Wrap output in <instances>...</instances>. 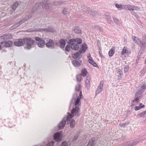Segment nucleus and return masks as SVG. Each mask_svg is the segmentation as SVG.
<instances>
[{
	"instance_id": "nucleus-31",
	"label": "nucleus",
	"mask_w": 146,
	"mask_h": 146,
	"mask_svg": "<svg viewBox=\"0 0 146 146\" xmlns=\"http://www.w3.org/2000/svg\"><path fill=\"white\" fill-rule=\"evenodd\" d=\"M82 75L83 76H86L88 72L87 70L84 68L81 71Z\"/></svg>"
},
{
	"instance_id": "nucleus-49",
	"label": "nucleus",
	"mask_w": 146,
	"mask_h": 146,
	"mask_svg": "<svg viewBox=\"0 0 146 146\" xmlns=\"http://www.w3.org/2000/svg\"><path fill=\"white\" fill-rule=\"evenodd\" d=\"M129 67L128 66H125L124 67V71L126 73L129 69Z\"/></svg>"
},
{
	"instance_id": "nucleus-34",
	"label": "nucleus",
	"mask_w": 146,
	"mask_h": 146,
	"mask_svg": "<svg viewBox=\"0 0 146 146\" xmlns=\"http://www.w3.org/2000/svg\"><path fill=\"white\" fill-rule=\"evenodd\" d=\"M124 5H123L121 4H118L116 3L115 5V6L117 8L119 9H122Z\"/></svg>"
},
{
	"instance_id": "nucleus-18",
	"label": "nucleus",
	"mask_w": 146,
	"mask_h": 146,
	"mask_svg": "<svg viewBox=\"0 0 146 146\" xmlns=\"http://www.w3.org/2000/svg\"><path fill=\"white\" fill-rule=\"evenodd\" d=\"M129 53V49L127 47L124 46L121 52V54L122 55L124 56H126Z\"/></svg>"
},
{
	"instance_id": "nucleus-17",
	"label": "nucleus",
	"mask_w": 146,
	"mask_h": 146,
	"mask_svg": "<svg viewBox=\"0 0 146 146\" xmlns=\"http://www.w3.org/2000/svg\"><path fill=\"white\" fill-rule=\"evenodd\" d=\"M132 38L134 42L138 45H140L141 43V40L138 37L135 36H132Z\"/></svg>"
},
{
	"instance_id": "nucleus-47",
	"label": "nucleus",
	"mask_w": 146,
	"mask_h": 146,
	"mask_svg": "<svg viewBox=\"0 0 146 146\" xmlns=\"http://www.w3.org/2000/svg\"><path fill=\"white\" fill-rule=\"evenodd\" d=\"M143 53V50H140L139 51V52L138 54V56H137V58H140L141 57Z\"/></svg>"
},
{
	"instance_id": "nucleus-64",
	"label": "nucleus",
	"mask_w": 146,
	"mask_h": 146,
	"mask_svg": "<svg viewBox=\"0 0 146 146\" xmlns=\"http://www.w3.org/2000/svg\"><path fill=\"white\" fill-rule=\"evenodd\" d=\"M131 13L132 15H134L133 13H134V12L132 11L131 12Z\"/></svg>"
},
{
	"instance_id": "nucleus-62",
	"label": "nucleus",
	"mask_w": 146,
	"mask_h": 146,
	"mask_svg": "<svg viewBox=\"0 0 146 146\" xmlns=\"http://www.w3.org/2000/svg\"><path fill=\"white\" fill-rule=\"evenodd\" d=\"M139 58H138L136 59V61L137 63H138V62L139 61Z\"/></svg>"
},
{
	"instance_id": "nucleus-27",
	"label": "nucleus",
	"mask_w": 146,
	"mask_h": 146,
	"mask_svg": "<svg viewBox=\"0 0 146 146\" xmlns=\"http://www.w3.org/2000/svg\"><path fill=\"white\" fill-rule=\"evenodd\" d=\"M106 19H107L108 23H111V17L109 13H106L105 14Z\"/></svg>"
},
{
	"instance_id": "nucleus-9",
	"label": "nucleus",
	"mask_w": 146,
	"mask_h": 146,
	"mask_svg": "<svg viewBox=\"0 0 146 146\" xmlns=\"http://www.w3.org/2000/svg\"><path fill=\"white\" fill-rule=\"evenodd\" d=\"M142 141L140 139L138 141H135L132 142L129 141L127 143H125L123 145H121V146H132L138 143L142 142Z\"/></svg>"
},
{
	"instance_id": "nucleus-16",
	"label": "nucleus",
	"mask_w": 146,
	"mask_h": 146,
	"mask_svg": "<svg viewBox=\"0 0 146 146\" xmlns=\"http://www.w3.org/2000/svg\"><path fill=\"white\" fill-rule=\"evenodd\" d=\"M47 41V42L46 44V45L47 47L52 48L54 47V43L52 40L48 39Z\"/></svg>"
},
{
	"instance_id": "nucleus-7",
	"label": "nucleus",
	"mask_w": 146,
	"mask_h": 146,
	"mask_svg": "<svg viewBox=\"0 0 146 146\" xmlns=\"http://www.w3.org/2000/svg\"><path fill=\"white\" fill-rule=\"evenodd\" d=\"M67 122V123L68 124L70 123V119L68 117H64L63 120L58 125V127L60 128H62L64 126L65 124Z\"/></svg>"
},
{
	"instance_id": "nucleus-19",
	"label": "nucleus",
	"mask_w": 146,
	"mask_h": 146,
	"mask_svg": "<svg viewBox=\"0 0 146 146\" xmlns=\"http://www.w3.org/2000/svg\"><path fill=\"white\" fill-rule=\"evenodd\" d=\"M87 48V46L86 44H82L81 48H80L79 51L80 53H84V52Z\"/></svg>"
},
{
	"instance_id": "nucleus-35",
	"label": "nucleus",
	"mask_w": 146,
	"mask_h": 146,
	"mask_svg": "<svg viewBox=\"0 0 146 146\" xmlns=\"http://www.w3.org/2000/svg\"><path fill=\"white\" fill-rule=\"evenodd\" d=\"M146 72V66H144L143 69L140 71L141 74L142 75H144Z\"/></svg>"
},
{
	"instance_id": "nucleus-14",
	"label": "nucleus",
	"mask_w": 146,
	"mask_h": 146,
	"mask_svg": "<svg viewBox=\"0 0 146 146\" xmlns=\"http://www.w3.org/2000/svg\"><path fill=\"white\" fill-rule=\"evenodd\" d=\"M25 43V39H19L14 42V44L17 46H23Z\"/></svg>"
},
{
	"instance_id": "nucleus-53",
	"label": "nucleus",
	"mask_w": 146,
	"mask_h": 146,
	"mask_svg": "<svg viewBox=\"0 0 146 146\" xmlns=\"http://www.w3.org/2000/svg\"><path fill=\"white\" fill-rule=\"evenodd\" d=\"M61 146H68V144L66 141H64L62 143Z\"/></svg>"
},
{
	"instance_id": "nucleus-20",
	"label": "nucleus",
	"mask_w": 146,
	"mask_h": 146,
	"mask_svg": "<svg viewBox=\"0 0 146 146\" xmlns=\"http://www.w3.org/2000/svg\"><path fill=\"white\" fill-rule=\"evenodd\" d=\"M89 58V60H88V62L92 65L94 66L97 67L98 66L97 64L94 61L92 58L90 56H88Z\"/></svg>"
},
{
	"instance_id": "nucleus-48",
	"label": "nucleus",
	"mask_w": 146,
	"mask_h": 146,
	"mask_svg": "<svg viewBox=\"0 0 146 146\" xmlns=\"http://www.w3.org/2000/svg\"><path fill=\"white\" fill-rule=\"evenodd\" d=\"M140 45L141 47L145 48L146 47V42H141V44Z\"/></svg>"
},
{
	"instance_id": "nucleus-41",
	"label": "nucleus",
	"mask_w": 146,
	"mask_h": 146,
	"mask_svg": "<svg viewBox=\"0 0 146 146\" xmlns=\"http://www.w3.org/2000/svg\"><path fill=\"white\" fill-rule=\"evenodd\" d=\"M70 127L73 128L75 126V123L74 120L72 119L71 120V121L70 122Z\"/></svg>"
},
{
	"instance_id": "nucleus-28",
	"label": "nucleus",
	"mask_w": 146,
	"mask_h": 146,
	"mask_svg": "<svg viewBox=\"0 0 146 146\" xmlns=\"http://www.w3.org/2000/svg\"><path fill=\"white\" fill-rule=\"evenodd\" d=\"M72 56L74 58H79L81 57L80 53L79 52H77L76 53L73 54H72Z\"/></svg>"
},
{
	"instance_id": "nucleus-12",
	"label": "nucleus",
	"mask_w": 146,
	"mask_h": 146,
	"mask_svg": "<svg viewBox=\"0 0 146 146\" xmlns=\"http://www.w3.org/2000/svg\"><path fill=\"white\" fill-rule=\"evenodd\" d=\"M104 82L103 81H102L100 82V85L98 86L97 90L96 92V94L97 95L101 92L103 90V87Z\"/></svg>"
},
{
	"instance_id": "nucleus-36",
	"label": "nucleus",
	"mask_w": 146,
	"mask_h": 146,
	"mask_svg": "<svg viewBox=\"0 0 146 146\" xmlns=\"http://www.w3.org/2000/svg\"><path fill=\"white\" fill-rule=\"evenodd\" d=\"M74 31L76 33L79 34L81 33V31L79 28L77 27L74 29Z\"/></svg>"
},
{
	"instance_id": "nucleus-46",
	"label": "nucleus",
	"mask_w": 146,
	"mask_h": 146,
	"mask_svg": "<svg viewBox=\"0 0 146 146\" xmlns=\"http://www.w3.org/2000/svg\"><path fill=\"white\" fill-rule=\"evenodd\" d=\"M76 78L77 80L79 82H80L81 80V77L80 75H78L76 76Z\"/></svg>"
},
{
	"instance_id": "nucleus-44",
	"label": "nucleus",
	"mask_w": 146,
	"mask_h": 146,
	"mask_svg": "<svg viewBox=\"0 0 146 146\" xmlns=\"http://www.w3.org/2000/svg\"><path fill=\"white\" fill-rule=\"evenodd\" d=\"M114 53V51L112 49H110L109 52V55L110 56H112Z\"/></svg>"
},
{
	"instance_id": "nucleus-11",
	"label": "nucleus",
	"mask_w": 146,
	"mask_h": 146,
	"mask_svg": "<svg viewBox=\"0 0 146 146\" xmlns=\"http://www.w3.org/2000/svg\"><path fill=\"white\" fill-rule=\"evenodd\" d=\"M35 39L36 41H38L37 45L40 48H42L45 44V43L44 40L40 39L39 38L36 37L35 38Z\"/></svg>"
},
{
	"instance_id": "nucleus-15",
	"label": "nucleus",
	"mask_w": 146,
	"mask_h": 146,
	"mask_svg": "<svg viewBox=\"0 0 146 146\" xmlns=\"http://www.w3.org/2000/svg\"><path fill=\"white\" fill-rule=\"evenodd\" d=\"M1 43L5 47H9L12 45L13 42L11 41H8L2 42Z\"/></svg>"
},
{
	"instance_id": "nucleus-56",
	"label": "nucleus",
	"mask_w": 146,
	"mask_h": 146,
	"mask_svg": "<svg viewBox=\"0 0 146 146\" xmlns=\"http://www.w3.org/2000/svg\"><path fill=\"white\" fill-rule=\"evenodd\" d=\"M141 109V108L139 106H136L135 108V110H138Z\"/></svg>"
},
{
	"instance_id": "nucleus-33",
	"label": "nucleus",
	"mask_w": 146,
	"mask_h": 146,
	"mask_svg": "<svg viewBox=\"0 0 146 146\" xmlns=\"http://www.w3.org/2000/svg\"><path fill=\"white\" fill-rule=\"evenodd\" d=\"M117 73L118 74V79H120L122 77V76L123 75L122 71L121 70L119 69L118 70Z\"/></svg>"
},
{
	"instance_id": "nucleus-3",
	"label": "nucleus",
	"mask_w": 146,
	"mask_h": 146,
	"mask_svg": "<svg viewBox=\"0 0 146 146\" xmlns=\"http://www.w3.org/2000/svg\"><path fill=\"white\" fill-rule=\"evenodd\" d=\"M80 108L74 107L71 111V113H68V115L66 116L70 119L72 118L73 116L75 115L77 116L80 115Z\"/></svg>"
},
{
	"instance_id": "nucleus-21",
	"label": "nucleus",
	"mask_w": 146,
	"mask_h": 146,
	"mask_svg": "<svg viewBox=\"0 0 146 146\" xmlns=\"http://www.w3.org/2000/svg\"><path fill=\"white\" fill-rule=\"evenodd\" d=\"M55 30L53 28L51 27H48V29H42L40 31H45V32H54Z\"/></svg>"
},
{
	"instance_id": "nucleus-51",
	"label": "nucleus",
	"mask_w": 146,
	"mask_h": 146,
	"mask_svg": "<svg viewBox=\"0 0 146 146\" xmlns=\"http://www.w3.org/2000/svg\"><path fill=\"white\" fill-rule=\"evenodd\" d=\"M63 13L65 15H67L68 14V12L67 9H64L63 11Z\"/></svg>"
},
{
	"instance_id": "nucleus-39",
	"label": "nucleus",
	"mask_w": 146,
	"mask_h": 146,
	"mask_svg": "<svg viewBox=\"0 0 146 146\" xmlns=\"http://www.w3.org/2000/svg\"><path fill=\"white\" fill-rule=\"evenodd\" d=\"M18 6V3L17 2H15L13 5L12 7V9L14 10Z\"/></svg>"
},
{
	"instance_id": "nucleus-10",
	"label": "nucleus",
	"mask_w": 146,
	"mask_h": 146,
	"mask_svg": "<svg viewBox=\"0 0 146 146\" xmlns=\"http://www.w3.org/2000/svg\"><path fill=\"white\" fill-rule=\"evenodd\" d=\"M82 40L80 38H72L68 42V44H80L82 42Z\"/></svg>"
},
{
	"instance_id": "nucleus-8",
	"label": "nucleus",
	"mask_w": 146,
	"mask_h": 146,
	"mask_svg": "<svg viewBox=\"0 0 146 146\" xmlns=\"http://www.w3.org/2000/svg\"><path fill=\"white\" fill-rule=\"evenodd\" d=\"M142 141L140 139L138 141H135L132 142L129 141L127 143H125L123 145H121V146H132L138 143L142 142Z\"/></svg>"
},
{
	"instance_id": "nucleus-4",
	"label": "nucleus",
	"mask_w": 146,
	"mask_h": 146,
	"mask_svg": "<svg viewBox=\"0 0 146 146\" xmlns=\"http://www.w3.org/2000/svg\"><path fill=\"white\" fill-rule=\"evenodd\" d=\"M35 40L30 38H25V43L26 44L25 48L28 49H30L34 46Z\"/></svg>"
},
{
	"instance_id": "nucleus-23",
	"label": "nucleus",
	"mask_w": 146,
	"mask_h": 146,
	"mask_svg": "<svg viewBox=\"0 0 146 146\" xmlns=\"http://www.w3.org/2000/svg\"><path fill=\"white\" fill-rule=\"evenodd\" d=\"M71 45V48L75 50H78L79 48V46L76 44H68Z\"/></svg>"
},
{
	"instance_id": "nucleus-42",
	"label": "nucleus",
	"mask_w": 146,
	"mask_h": 146,
	"mask_svg": "<svg viewBox=\"0 0 146 146\" xmlns=\"http://www.w3.org/2000/svg\"><path fill=\"white\" fill-rule=\"evenodd\" d=\"M129 123L128 122H126L124 123H120L119 125L121 127H124L129 124Z\"/></svg>"
},
{
	"instance_id": "nucleus-55",
	"label": "nucleus",
	"mask_w": 146,
	"mask_h": 146,
	"mask_svg": "<svg viewBox=\"0 0 146 146\" xmlns=\"http://www.w3.org/2000/svg\"><path fill=\"white\" fill-rule=\"evenodd\" d=\"M99 53L101 57H104L103 55L102 54V53L101 49V48H99Z\"/></svg>"
},
{
	"instance_id": "nucleus-37",
	"label": "nucleus",
	"mask_w": 146,
	"mask_h": 146,
	"mask_svg": "<svg viewBox=\"0 0 146 146\" xmlns=\"http://www.w3.org/2000/svg\"><path fill=\"white\" fill-rule=\"evenodd\" d=\"M131 10L138 11L140 9L137 6H134L133 5H131Z\"/></svg>"
},
{
	"instance_id": "nucleus-5",
	"label": "nucleus",
	"mask_w": 146,
	"mask_h": 146,
	"mask_svg": "<svg viewBox=\"0 0 146 146\" xmlns=\"http://www.w3.org/2000/svg\"><path fill=\"white\" fill-rule=\"evenodd\" d=\"M143 91L142 92L138 90L136 93L135 99L133 100L132 102L131 106H134L137 105L139 102V99L142 96V94Z\"/></svg>"
},
{
	"instance_id": "nucleus-60",
	"label": "nucleus",
	"mask_w": 146,
	"mask_h": 146,
	"mask_svg": "<svg viewBox=\"0 0 146 146\" xmlns=\"http://www.w3.org/2000/svg\"><path fill=\"white\" fill-rule=\"evenodd\" d=\"M78 137V135H77L75 136L73 138V140H74L77 139Z\"/></svg>"
},
{
	"instance_id": "nucleus-54",
	"label": "nucleus",
	"mask_w": 146,
	"mask_h": 146,
	"mask_svg": "<svg viewBox=\"0 0 146 146\" xmlns=\"http://www.w3.org/2000/svg\"><path fill=\"white\" fill-rule=\"evenodd\" d=\"M54 142L52 141L49 143L48 144H47V146H53L54 144Z\"/></svg>"
},
{
	"instance_id": "nucleus-2",
	"label": "nucleus",
	"mask_w": 146,
	"mask_h": 146,
	"mask_svg": "<svg viewBox=\"0 0 146 146\" xmlns=\"http://www.w3.org/2000/svg\"><path fill=\"white\" fill-rule=\"evenodd\" d=\"M80 9L81 13V15H87L90 14V15H92L95 16L97 14V11L92 10L84 6L81 7Z\"/></svg>"
},
{
	"instance_id": "nucleus-6",
	"label": "nucleus",
	"mask_w": 146,
	"mask_h": 146,
	"mask_svg": "<svg viewBox=\"0 0 146 146\" xmlns=\"http://www.w3.org/2000/svg\"><path fill=\"white\" fill-rule=\"evenodd\" d=\"M32 16L31 15H29L26 16L24 18L20 20L19 22L17 23L16 24L14 25L10 28L11 30H13L16 28L20 25L25 22L27 20L31 17Z\"/></svg>"
},
{
	"instance_id": "nucleus-22",
	"label": "nucleus",
	"mask_w": 146,
	"mask_h": 146,
	"mask_svg": "<svg viewBox=\"0 0 146 146\" xmlns=\"http://www.w3.org/2000/svg\"><path fill=\"white\" fill-rule=\"evenodd\" d=\"M146 115V110L143 111L138 114L136 116L137 118H140L141 117H144Z\"/></svg>"
},
{
	"instance_id": "nucleus-38",
	"label": "nucleus",
	"mask_w": 146,
	"mask_h": 146,
	"mask_svg": "<svg viewBox=\"0 0 146 146\" xmlns=\"http://www.w3.org/2000/svg\"><path fill=\"white\" fill-rule=\"evenodd\" d=\"M94 141L93 140L91 139L90 140L87 146H94Z\"/></svg>"
},
{
	"instance_id": "nucleus-29",
	"label": "nucleus",
	"mask_w": 146,
	"mask_h": 146,
	"mask_svg": "<svg viewBox=\"0 0 146 146\" xmlns=\"http://www.w3.org/2000/svg\"><path fill=\"white\" fill-rule=\"evenodd\" d=\"M59 43L60 44V47L61 48L64 47L66 44V42L63 39L61 40L60 41Z\"/></svg>"
},
{
	"instance_id": "nucleus-63",
	"label": "nucleus",
	"mask_w": 146,
	"mask_h": 146,
	"mask_svg": "<svg viewBox=\"0 0 146 146\" xmlns=\"http://www.w3.org/2000/svg\"><path fill=\"white\" fill-rule=\"evenodd\" d=\"M34 31V30H28L27 32H33V31Z\"/></svg>"
},
{
	"instance_id": "nucleus-13",
	"label": "nucleus",
	"mask_w": 146,
	"mask_h": 146,
	"mask_svg": "<svg viewBox=\"0 0 146 146\" xmlns=\"http://www.w3.org/2000/svg\"><path fill=\"white\" fill-rule=\"evenodd\" d=\"M61 135V132H58L55 133L53 136L54 140L57 141H60L62 139Z\"/></svg>"
},
{
	"instance_id": "nucleus-45",
	"label": "nucleus",
	"mask_w": 146,
	"mask_h": 146,
	"mask_svg": "<svg viewBox=\"0 0 146 146\" xmlns=\"http://www.w3.org/2000/svg\"><path fill=\"white\" fill-rule=\"evenodd\" d=\"M81 89V85L80 84H78L76 86V90L79 91Z\"/></svg>"
},
{
	"instance_id": "nucleus-43",
	"label": "nucleus",
	"mask_w": 146,
	"mask_h": 146,
	"mask_svg": "<svg viewBox=\"0 0 146 146\" xmlns=\"http://www.w3.org/2000/svg\"><path fill=\"white\" fill-rule=\"evenodd\" d=\"M146 87V80H145L144 82V84L143 86L142 87H141V89H140V90H139L140 91H141V92H142L143 91V92L144 91V90L145 89Z\"/></svg>"
},
{
	"instance_id": "nucleus-61",
	"label": "nucleus",
	"mask_w": 146,
	"mask_h": 146,
	"mask_svg": "<svg viewBox=\"0 0 146 146\" xmlns=\"http://www.w3.org/2000/svg\"><path fill=\"white\" fill-rule=\"evenodd\" d=\"M139 106L141 108H142L145 107V105H143L141 103L139 104Z\"/></svg>"
},
{
	"instance_id": "nucleus-30",
	"label": "nucleus",
	"mask_w": 146,
	"mask_h": 146,
	"mask_svg": "<svg viewBox=\"0 0 146 146\" xmlns=\"http://www.w3.org/2000/svg\"><path fill=\"white\" fill-rule=\"evenodd\" d=\"M90 78L89 77H87L86 80V86L88 88L90 85Z\"/></svg>"
},
{
	"instance_id": "nucleus-50",
	"label": "nucleus",
	"mask_w": 146,
	"mask_h": 146,
	"mask_svg": "<svg viewBox=\"0 0 146 146\" xmlns=\"http://www.w3.org/2000/svg\"><path fill=\"white\" fill-rule=\"evenodd\" d=\"M113 19L115 23H116L117 25H119V21L115 17H113Z\"/></svg>"
},
{
	"instance_id": "nucleus-57",
	"label": "nucleus",
	"mask_w": 146,
	"mask_h": 146,
	"mask_svg": "<svg viewBox=\"0 0 146 146\" xmlns=\"http://www.w3.org/2000/svg\"><path fill=\"white\" fill-rule=\"evenodd\" d=\"M142 40L143 41V42H145L146 41V35H144L143 36V38H142Z\"/></svg>"
},
{
	"instance_id": "nucleus-59",
	"label": "nucleus",
	"mask_w": 146,
	"mask_h": 146,
	"mask_svg": "<svg viewBox=\"0 0 146 146\" xmlns=\"http://www.w3.org/2000/svg\"><path fill=\"white\" fill-rule=\"evenodd\" d=\"M79 97V98L80 99H81L82 98V92L81 91L80 92L79 94V96H78Z\"/></svg>"
},
{
	"instance_id": "nucleus-1",
	"label": "nucleus",
	"mask_w": 146,
	"mask_h": 146,
	"mask_svg": "<svg viewBox=\"0 0 146 146\" xmlns=\"http://www.w3.org/2000/svg\"><path fill=\"white\" fill-rule=\"evenodd\" d=\"M61 3V2H56L53 3H48V2H46L43 3L42 5V7L44 10L51 12L53 9L54 5H58Z\"/></svg>"
},
{
	"instance_id": "nucleus-32",
	"label": "nucleus",
	"mask_w": 146,
	"mask_h": 146,
	"mask_svg": "<svg viewBox=\"0 0 146 146\" xmlns=\"http://www.w3.org/2000/svg\"><path fill=\"white\" fill-rule=\"evenodd\" d=\"M131 5H124L123 7L126 10L131 11Z\"/></svg>"
},
{
	"instance_id": "nucleus-40",
	"label": "nucleus",
	"mask_w": 146,
	"mask_h": 146,
	"mask_svg": "<svg viewBox=\"0 0 146 146\" xmlns=\"http://www.w3.org/2000/svg\"><path fill=\"white\" fill-rule=\"evenodd\" d=\"M41 5V4L40 3H37L34 6L33 8L32 9L33 11H35L36 10V9L39 7V6Z\"/></svg>"
},
{
	"instance_id": "nucleus-25",
	"label": "nucleus",
	"mask_w": 146,
	"mask_h": 146,
	"mask_svg": "<svg viewBox=\"0 0 146 146\" xmlns=\"http://www.w3.org/2000/svg\"><path fill=\"white\" fill-rule=\"evenodd\" d=\"M80 102V100L79 98V97H78L77 99L75 101L74 107L76 108L78 107L79 108V107L80 106L81 104Z\"/></svg>"
},
{
	"instance_id": "nucleus-58",
	"label": "nucleus",
	"mask_w": 146,
	"mask_h": 146,
	"mask_svg": "<svg viewBox=\"0 0 146 146\" xmlns=\"http://www.w3.org/2000/svg\"><path fill=\"white\" fill-rule=\"evenodd\" d=\"M96 28L100 30H102V28L101 27L98 26H96Z\"/></svg>"
},
{
	"instance_id": "nucleus-26",
	"label": "nucleus",
	"mask_w": 146,
	"mask_h": 146,
	"mask_svg": "<svg viewBox=\"0 0 146 146\" xmlns=\"http://www.w3.org/2000/svg\"><path fill=\"white\" fill-rule=\"evenodd\" d=\"M12 35L11 34H5L1 36L0 38L4 39H7L9 38H11Z\"/></svg>"
},
{
	"instance_id": "nucleus-24",
	"label": "nucleus",
	"mask_w": 146,
	"mask_h": 146,
	"mask_svg": "<svg viewBox=\"0 0 146 146\" xmlns=\"http://www.w3.org/2000/svg\"><path fill=\"white\" fill-rule=\"evenodd\" d=\"M72 62L73 64L75 66H79L81 63V62L80 60H73L72 61Z\"/></svg>"
},
{
	"instance_id": "nucleus-52",
	"label": "nucleus",
	"mask_w": 146,
	"mask_h": 146,
	"mask_svg": "<svg viewBox=\"0 0 146 146\" xmlns=\"http://www.w3.org/2000/svg\"><path fill=\"white\" fill-rule=\"evenodd\" d=\"M70 46L67 45L65 48V50L67 52H69L70 51Z\"/></svg>"
}]
</instances>
